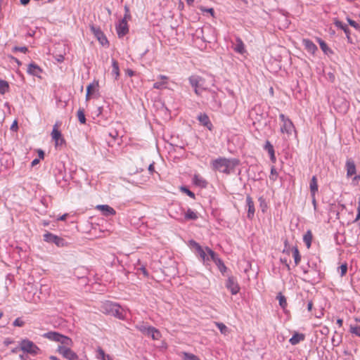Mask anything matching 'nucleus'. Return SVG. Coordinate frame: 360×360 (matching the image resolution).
<instances>
[{"label": "nucleus", "instance_id": "f3484780", "mask_svg": "<svg viewBox=\"0 0 360 360\" xmlns=\"http://www.w3.org/2000/svg\"><path fill=\"white\" fill-rule=\"evenodd\" d=\"M52 139L55 141L56 146L58 145H62L65 143V140L62 136V134L60 130H58L57 124H55L53 127V130L51 132Z\"/></svg>", "mask_w": 360, "mask_h": 360}, {"label": "nucleus", "instance_id": "cd10ccee", "mask_svg": "<svg viewBox=\"0 0 360 360\" xmlns=\"http://www.w3.org/2000/svg\"><path fill=\"white\" fill-rule=\"evenodd\" d=\"M309 188L311 195H315L318 191L317 178L316 176H312L309 183Z\"/></svg>", "mask_w": 360, "mask_h": 360}, {"label": "nucleus", "instance_id": "864d4df0", "mask_svg": "<svg viewBox=\"0 0 360 360\" xmlns=\"http://www.w3.org/2000/svg\"><path fill=\"white\" fill-rule=\"evenodd\" d=\"M351 332L356 335L360 337V326H355L351 328Z\"/></svg>", "mask_w": 360, "mask_h": 360}, {"label": "nucleus", "instance_id": "2f4dec72", "mask_svg": "<svg viewBox=\"0 0 360 360\" xmlns=\"http://www.w3.org/2000/svg\"><path fill=\"white\" fill-rule=\"evenodd\" d=\"M112 70L111 74L115 76V79L117 80L120 76V68L118 63L114 58L112 59Z\"/></svg>", "mask_w": 360, "mask_h": 360}, {"label": "nucleus", "instance_id": "1a4fd4ad", "mask_svg": "<svg viewBox=\"0 0 360 360\" xmlns=\"http://www.w3.org/2000/svg\"><path fill=\"white\" fill-rule=\"evenodd\" d=\"M345 170L348 178L352 177L353 181L360 180V176L356 174V165L353 160L348 159L345 164Z\"/></svg>", "mask_w": 360, "mask_h": 360}, {"label": "nucleus", "instance_id": "4c0bfd02", "mask_svg": "<svg viewBox=\"0 0 360 360\" xmlns=\"http://www.w3.org/2000/svg\"><path fill=\"white\" fill-rule=\"evenodd\" d=\"M9 90L8 82L0 79V94H4Z\"/></svg>", "mask_w": 360, "mask_h": 360}, {"label": "nucleus", "instance_id": "bf43d9fd", "mask_svg": "<svg viewBox=\"0 0 360 360\" xmlns=\"http://www.w3.org/2000/svg\"><path fill=\"white\" fill-rule=\"evenodd\" d=\"M13 342L14 341L11 338H7L4 340V345L5 346H8L9 345L13 344Z\"/></svg>", "mask_w": 360, "mask_h": 360}, {"label": "nucleus", "instance_id": "20e7f679", "mask_svg": "<svg viewBox=\"0 0 360 360\" xmlns=\"http://www.w3.org/2000/svg\"><path fill=\"white\" fill-rule=\"evenodd\" d=\"M188 82L193 89L195 94L198 96H202V92L207 90V88L205 86V79L199 75H191L188 77Z\"/></svg>", "mask_w": 360, "mask_h": 360}, {"label": "nucleus", "instance_id": "9b49d317", "mask_svg": "<svg viewBox=\"0 0 360 360\" xmlns=\"http://www.w3.org/2000/svg\"><path fill=\"white\" fill-rule=\"evenodd\" d=\"M90 30L102 46H108L109 41L99 27L90 26Z\"/></svg>", "mask_w": 360, "mask_h": 360}, {"label": "nucleus", "instance_id": "4be33fe9", "mask_svg": "<svg viewBox=\"0 0 360 360\" xmlns=\"http://www.w3.org/2000/svg\"><path fill=\"white\" fill-rule=\"evenodd\" d=\"M192 181L194 185L202 188H205L207 186V181L199 174H194Z\"/></svg>", "mask_w": 360, "mask_h": 360}, {"label": "nucleus", "instance_id": "052dcab7", "mask_svg": "<svg viewBox=\"0 0 360 360\" xmlns=\"http://www.w3.org/2000/svg\"><path fill=\"white\" fill-rule=\"evenodd\" d=\"M148 170L150 174H153L155 172L154 162L149 165Z\"/></svg>", "mask_w": 360, "mask_h": 360}, {"label": "nucleus", "instance_id": "bb28decb", "mask_svg": "<svg viewBox=\"0 0 360 360\" xmlns=\"http://www.w3.org/2000/svg\"><path fill=\"white\" fill-rule=\"evenodd\" d=\"M98 86V82L94 80L86 86V99H89L90 96L94 94L96 89Z\"/></svg>", "mask_w": 360, "mask_h": 360}, {"label": "nucleus", "instance_id": "f8f14e48", "mask_svg": "<svg viewBox=\"0 0 360 360\" xmlns=\"http://www.w3.org/2000/svg\"><path fill=\"white\" fill-rule=\"evenodd\" d=\"M56 351L68 360H79V356L77 353L70 348L58 347Z\"/></svg>", "mask_w": 360, "mask_h": 360}, {"label": "nucleus", "instance_id": "aec40b11", "mask_svg": "<svg viewBox=\"0 0 360 360\" xmlns=\"http://www.w3.org/2000/svg\"><path fill=\"white\" fill-rule=\"evenodd\" d=\"M302 44L304 45V49L307 51V52L311 54H314L318 49L316 44L309 39H304L302 40Z\"/></svg>", "mask_w": 360, "mask_h": 360}, {"label": "nucleus", "instance_id": "423d86ee", "mask_svg": "<svg viewBox=\"0 0 360 360\" xmlns=\"http://www.w3.org/2000/svg\"><path fill=\"white\" fill-rule=\"evenodd\" d=\"M249 116L250 119L252 120L253 125H255L256 122H259L263 119L266 118L267 112L261 105L256 104L250 111Z\"/></svg>", "mask_w": 360, "mask_h": 360}, {"label": "nucleus", "instance_id": "e433bc0d", "mask_svg": "<svg viewBox=\"0 0 360 360\" xmlns=\"http://www.w3.org/2000/svg\"><path fill=\"white\" fill-rule=\"evenodd\" d=\"M215 325L221 334L226 335L229 333V330L224 323L221 322H215Z\"/></svg>", "mask_w": 360, "mask_h": 360}, {"label": "nucleus", "instance_id": "4d7b16f0", "mask_svg": "<svg viewBox=\"0 0 360 360\" xmlns=\"http://www.w3.org/2000/svg\"><path fill=\"white\" fill-rule=\"evenodd\" d=\"M340 270H341V275L344 276L347 271V264H343L340 266Z\"/></svg>", "mask_w": 360, "mask_h": 360}, {"label": "nucleus", "instance_id": "5fc2aeb1", "mask_svg": "<svg viewBox=\"0 0 360 360\" xmlns=\"http://www.w3.org/2000/svg\"><path fill=\"white\" fill-rule=\"evenodd\" d=\"M165 83L162 82H156L153 84V88L156 89H161L164 87Z\"/></svg>", "mask_w": 360, "mask_h": 360}, {"label": "nucleus", "instance_id": "473e14b6", "mask_svg": "<svg viewBox=\"0 0 360 360\" xmlns=\"http://www.w3.org/2000/svg\"><path fill=\"white\" fill-rule=\"evenodd\" d=\"M312 233L310 230H307L303 236V241L305 243L307 248H309L312 241Z\"/></svg>", "mask_w": 360, "mask_h": 360}, {"label": "nucleus", "instance_id": "c9c22d12", "mask_svg": "<svg viewBox=\"0 0 360 360\" xmlns=\"http://www.w3.org/2000/svg\"><path fill=\"white\" fill-rule=\"evenodd\" d=\"M292 252L294 257V262L295 265H297L301 260V256L300 255L299 250L297 246H294L292 248Z\"/></svg>", "mask_w": 360, "mask_h": 360}, {"label": "nucleus", "instance_id": "a19ab883", "mask_svg": "<svg viewBox=\"0 0 360 360\" xmlns=\"http://www.w3.org/2000/svg\"><path fill=\"white\" fill-rule=\"evenodd\" d=\"M150 326H147V325H145V324H141V325H136V328L139 331H140L142 334L146 335V334L147 333V332L149 330V328H150Z\"/></svg>", "mask_w": 360, "mask_h": 360}, {"label": "nucleus", "instance_id": "dca6fc26", "mask_svg": "<svg viewBox=\"0 0 360 360\" xmlns=\"http://www.w3.org/2000/svg\"><path fill=\"white\" fill-rule=\"evenodd\" d=\"M96 209L106 217L114 216L116 214L115 210L108 205H98L96 206Z\"/></svg>", "mask_w": 360, "mask_h": 360}, {"label": "nucleus", "instance_id": "b1692460", "mask_svg": "<svg viewBox=\"0 0 360 360\" xmlns=\"http://www.w3.org/2000/svg\"><path fill=\"white\" fill-rule=\"evenodd\" d=\"M61 333L56 331H49L42 335V337L46 338L49 340L58 342L60 341L59 338L60 337Z\"/></svg>", "mask_w": 360, "mask_h": 360}, {"label": "nucleus", "instance_id": "a211bd4d", "mask_svg": "<svg viewBox=\"0 0 360 360\" xmlns=\"http://www.w3.org/2000/svg\"><path fill=\"white\" fill-rule=\"evenodd\" d=\"M245 202L246 206L248 207L247 217L248 219L252 220L255 216V208L253 200L250 195L246 196Z\"/></svg>", "mask_w": 360, "mask_h": 360}, {"label": "nucleus", "instance_id": "58836bf2", "mask_svg": "<svg viewBox=\"0 0 360 360\" xmlns=\"http://www.w3.org/2000/svg\"><path fill=\"white\" fill-rule=\"evenodd\" d=\"M78 120L81 124H85L86 122V119L85 117L84 110L83 108H79L77 112Z\"/></svg>", "mask_w": 360, "mask_h": 360}, {"label": "nucleus", "instance_id": "13d9d810", "mask_svg": "<svg viewBox=\"0 0 360 360\" xmlns=\"http://www.w3.org/2000/svg\"><path fill=\"white\" fill-rule=\"evenodd\" d=\"M124 10H125V14H124V16L123 17V18H124L125 20H127V18H131V15L129 14V9L127 6H124Z\"/></svg>", "mask_w": 360, "mask_h": 360}, {"label": "nucleus", "instance_id": "f03ea898", "mask_svg": "<svg viewBox=\"0 0 360 360\" xmlns=\"http://www.w3.org/2000/svg\"><path fill=\"white\" fill-rule=\"evenodd\" d=\"M53 175L56 184L63 190H68L72 176L67 174L65 166L56 167L53 169Z\"/></svg>", "mask_w": 360, "mask_h": 360}, {"label": "nucleus", "instance_id": "6e6552de", "mask_svg": "<svg viewBox=\"0 0 360 360\" xmlns=\"http://www.w3.org/2000/svg\"><path fill=\"white\" fill-rule=\"evenodd\" d=\"M37 292V288L32 285L25 288L23 292V297L25 301L36 303L39 300V297L36 295Z\"/></svg>", "mask_w": 360, "mask_h": 360}, {"label": "nucleus", "instance_id": "f257e3e1", "mask_svg": "<svg viewBox=\"0 0 360 360\" xmlns=\"http://www.w3.org/2000/svg\"><path fill=\"white\" fill-rule=\"evenodd\" d=\"M240 165L238 158L219 157L211 162L212 169L220 173L230 174L234 172L235 168Z\"/></svg>", "mask_w": 360, "mask_h": 360}, {"label": "nucleus", "instance_id": "f704fd0d", "mask_svg": "<svg viewBox=\"0 0 360 360\" xmlns=\"http://www.w3.org/2000/svg\"><path fill=\"white\" fill-rule=\"evenodd\" d=\"M276 299L278 300L279 306L285 309L287 307L288 303L286 300V297L281 292H278Z\"/></svg>", "mask_w": 360, "mask_h": 360}, {"label": "nucleus", "instance_id": "6e6d98bb", "mask_svg": "<svg viewBox=\"0 0 360 360\" xmlns=\"http://www.w3.org/2000/svg\"><path fill=\"white\" fill-rule=\"evenodd\" d=\"M139 270H140L143 273V276L145 277L148 278L149 276V273H148V271H147L146 268L144 266H141L139 269Z\"/></svg>", "mask_w": 360, "mask_h": 360}, {"label": "nucleus", "instance_id": "ea45409f", "mask_svg": "<svg viewBox=\"0 0 360 360\" xmlns=\"http://www.w3.org/2000/svg\"><path fill=\"white\" fill-rule=\"evenodd\" d=\"M197 254L199 255V257L202 259L204 262H207L210 260L209 256L207 255V252L203 248L200 249L197 252Z\"/></svg>", "mask_w": 360, "mask_h": 360}, {"label": "nucleus", "instance_id": "4468645a", "mask_svg": "<svg viewBox=\"0 0 360 360\" xmlns=\"http://www.w3.org/2000/svg\"><path fill=\"white\" fill-rule=\"evenodd\" d=\"M229 94L231 96V98L229 100L227 103L224 105V108L225 113L226 115H231L235 112L237 108V101L235 98L233 91H230Z\"/></svg>", "mask_w": 360, "mask_h": 360}, {"label": "nucleus", "instance_id": "79ce46f5", "mask_svg": "<svg viewBox=\"0 0 360 360\" xmlns=\"http://www.w3.org/2000/svg\"><path fill=\"white\" fill-rule=\"evenodd\" d=\"M150 326H147V325H145V324H141V325H136V328L139 331H140L142 334L146 335V334L147 333V332L149 330V328H150Z\"/></svg>", "mask_w": 360, "mask_h": 360}, {"label": "nucleus", "instance_id": "49530a36", "mask_svg": "<svg viewBox=\"0 0 360 360\" xmlns=\"http://www.w3.org/2000/svg\"><path fill=\"white\" fill-rule=\"evenodd\" d=\"M184 360H200L196 355L188 353V352H184Z\"/></svg>", "mask_w": 360, "mask_h": 360}, {"label": "nucleus", "instance_id": "680f3d73", "mask_svg": "<svg viewBox=\"0 0 360 360\" xmlns=\"http://www.w3.org/2000/svg\"><path fill=\"white\" fill-rule=\"evenodd\" d=\"M205 250H206L207 253L208 254V255L210 256V257H213V255L215 254V252L213 251L209 247H205Z\"/></svg>", "mask_w": 360, "mask_h": 360}, {"label": "nucleus", "instance_id": "8fccbe9b", "mask_svg": "<svg viewBox=\"0 0 360 360\" xmlns=\"http://www.w3.org/2000/svg\"><path fill=\"white\" fill-rule=\"evenodd\" d=\"M264 148L268 152V153H272L274 150V146L269 141H266L265 142Z\"/></svg>", "mask_w": 360, "mask_h": 360}, {"label": "nucleus", "instance_id": "6ab92c4d", "mask_svg": "<svg viewBox=\"0 0 360 360\" xmlns=\"http://www.w3.org/2000/svg\"><path fill=\"white\" fill-rule=\"evenodd\" d=\"M198 120L200 124L205 127L207 129L211 131L213 128V125L206 113H200L197 117Z\"/></svg>", "mask_w": 360, "mask_h": 360}, {"label": "nucleus", "instance_id": "69168bd1", "mask_svg": "<svg viewBox=\"0 0 360 360\" xmlns=\"http://www.w3.org/2000/svg\"><path fill=\"white\" fill-rule=\"evenodd\" d=\"M36 31L32 29H30L26 33V36L28 37H34L35 35Z\"/></svg>", "mask_w": 360, "mask_h": 360}, {"label": "nucleus", "instance_id": "e2e57ef3", "mask_svg": "<svg viewBox=\"0 0 360 360\" xmlns=\"http://www.w3.org/2000/svg\"><path fill=\"white\" fill-rule=\"evenodd\" d=\"M18 128V122H17V121H16V120H15V121L12 123V124H11V128H10V129H11V131H17Z\"/></svg>", "mask_w": 360, "mask_h": 360}, {"label": "nucleus", "instance_id": "0eeeda50", "mask_svg": "<svg viewBox=\"0 0 360 360\" xmlns=\"http://www.w3.org/2000/svg\"><path fill=\"white\" fill-rule=\"evenodd\" d=\"M43 239L48 243L55 244L56 246L61 248L68 245L65 240L60 236L53 234L50 232H46L43 236Z\"/></svg>", "mask_w": 360, "mask_h": 360}, {"label": "nucleus", "instance_id": "393cba45", "mask_svg": "<svg viewBox=\"0 0 360 360\" xmlns=\"http://www.w3.org/2000/svg\"><path fill=\"white\" fill-rule=\"evenodd\" d=\"M60 341L58 342H60L61 345H58V347H65L66 348H70L71 346L73 345L72 340L63 334L60 335V337L59 338Z\"/></svg>", "mask_w": 360, "mask_h": 360}, {"label": "nucleus", "instance_id": "c85d7f7f", "mask_svg": "<svg viewBox=\"0 0 360 360\" xmlns=\"http://www.w3.org/2000/svg\"><path fill=\"white\" fill-rule=\"evenodd\" d=\"M318 42L320 45L321 50L326 55L330 56L331 54L333 53V51L328 46L327 44L323 40H322L320 38H318Z\"/></svg>", "mask_w": 360, "mask_h": 360}, {"label": "nucleus", "instance_id": "7c9ffc66", "mask_svg": "<svg viewBox=\"0 0 360 360\" xmlns=\"http://www.w3.org/2000/svg\"><path fill=\"white\" fill-rule=\"evenodd\" d=\"M234 51L236 53H238L240 54H243L245 52L244 44L240 37L236 38V44L234 47Z\"/></svg>", "mask_w": 360, "mask_h": 360}, {"label": "nucleus", "instance_id": "a18cd8bd", "mask_svg": "<svg viewBox=\"0 0 360 360\" xmlns=\"http://www.w3.org/2000/svg\"><path fill=\"white\" fill-rule=\"evenodd\" d=\"M215 264L217 266L218 269L222 274H224L226 272L227 268L221 259H218L217 262Z\"/></svg>", "mask_w": 360, "mask_h": 360}, {"label": "nucleus", "instance_id": "2eb2a0df", "mask_svg": "<svg viewBox=\"0 0 360 360\" xmlns=\"http://www.w3.org/2000/svg\"><path fill=\"white\" fill-rule=\"evenodd\" d=\"M225 285L233 295L238 294L240 290V286L233 276L228 278Z\"/></svg>", "mask_w": 360, "mask_h": 360}, {"label": "nucleus", "instance_id": "0e129e2a", "mask_svg": "<svg viewBox=\"0 0 360 360\" xmlns=\"http://www.w3.org/2000/svg\"><path fill=\"white\" fill-rule=\"evenodd\" d=\"M313 307V302L311 300H308L307 302V309L309 311H311Z\"/></svg>", "mask_w": 360, "mask_h": 360}, {"label": "nucleus", "instance_id": "ddd939ff", "mask_svg": "<svg viewBox=\"0 0 360 360\" xmlns=\"http://www.w3.org/2000/svg\"><path fill=\"white\" fill-rule=\"evenodd\" d=\"M116 32L119 38L124 37L129 32L127 21L122 18L115 25Z\"/></svg>", "mask_w": 360, "mask_h": 360}, {"label": "nucleus", "instance_id": "5701e85b", "mask_svg": "<svg viewBox=\"0 0 360 360\" xmlns=\"http://www.w3.org/2000/svg\"><path fill=\"white\" fill-rule=\"evenodd\" d=\"M146 335L150 337L153 340H159L162 337L160 331L153 326H150Z\"/></svg>", "mask_w": 360, "mask_h": 360}, {"label": "nucleus", "instance_id": "3c124183", "mask_svg": "<svg viewBox=\"0 0 360 360\" xmlns=\"http://www.w3.org/2000/svg\"><path fill=\"white\" fill-rule=\"evenodd\" d=\"M28 51V49L27 46H14L13 48V51H19L21 53H25Z\"/></svg>", "mask_w": 360, "mask_h": 360}, {"label": "nucleus", "instance_id": "c03bdc74", "mask_svg": "<svg viewBox=\"0 0 360 360\" xmlns=\"http://www.w3.org/2000/svg\"><path fill=\"white\" fill-rule=\"evenodd\" d=\"M180 190L181 192L186 193L187 195H188L191 198L194 199L195 198V193L193 191H191L187 186H181Z\"/></svg>", "mask_w": 360, "mask_h": 360}, {"label": "nucleus", "instance_id": "de8ad7c7", "mask_svg": "<svg viewBox=\"0 0 360 360\" xmlns=\"http://www.w3.org/2000/svg\"><path fill=\"white\" fill-rule=\"evenodd\" d=\"M278 175V174L275 167L274 166L271 167V174H270V176H269L270 180H271L273 181H275L277 179Z\"/></svg>", "mask_w": 360, "mask_h": 360}, {"label": "nucleus", "instance_id": "603ef678", "mask_svg": "<svg viewBox=\"0 0 360 360\" xmlns=\"http://www.w3.org/2000/svg\"><path fill=\"white\" fill-rule=\"evenodd\" d=\"M108 135L109 136H110L112 139H113L114 140H115L118 136H119V133L118 131L115 129H112L110 130V131L108 132Z\"/></svg>", "mask_w": 360, "mask_h": 360}, {"label": "nucleus", "instance_id": "72a5a7b5", "mask_svg": "<svg viewBox=\"0 0 360 360\" xmlns=\"http://www.w3.org/2000/svg\"><path fill=\"white\" fill-rule=\"evenodd\" d=\"M185 219L186 220H196L198 217L197 212H194L191 208H188L184 215Z\"/></svg>", "mask_w": 360, "mask_h": 360}, {"label": "nucleus", "instance_id": "7ed1b4c3", "mask_svg": "<svg viewBox=\"0 0 360 360\" xmlns=\"http://www.w3.org/2000/svg\"><path fill=\"white\" fill-rule=\"evenodd\" d=\"M102 311L108 315L112 316L119 319H124V310L121 306L111 301H106L102 304Z\"/></svg>", "mask_w": 360, "mask_h": 360}, {"label": "nucleus", "instance_id": "39448f33", "mask_svg": "<svg viewBox=\"0 0 360 360\" xmlns=\"http://www.w3.org/2000/svg\"><path fill=\"white\" fill-rule=\"evenodd\" d=\"M19 345L20 351L33 356L37 355L41 352V349L34 342L28 338L21 339L19 341Z\"/></svg>", "mask_w": 360, "mask_h": 360}, {"label": "nucleus", "instance_id": "9d476101", "mask_svg": "<svg viewBox=\"0 0 360 360\" xmlns=\"http://www.w3.org/2000/svg\"><path fill=\"white\" fill-rule=\"evenodd\" d=\"M279 118L283 122V124L281 127V131L282 133L290 134L295 129L294 124L291 120L282 113L279 115Z\"/></svg>", "mask_w": 360, "mask_h": 360}, {"label": "nucleus", "instance_id": "09e8293b", "mask_svg": "<svg viewBox=\"0 0 360 360\" xmlns=\"http://www.w3.org/2000/svg\"><path fill=\"white\" fill-rule=\"evenodd\" d=\"M25 321L22 320L21 317L16 318L13 322V326L15 327H22L25 325Z\"/></svg>", "mask_w": 360, "mask_h": 360}, {"label": "nucleus", "instance_id": "412c9836", "mask_svg": "<svg viewBox=\"0 0 360 360\" xmlns=\"http://www.w3.org/2000/svg\"><path fill=\"white\" fill-rule=\"evenodd\" d=\"M42 72L41 68L34 63H31L28 65L27 72L29 75L39 77V74Z\"/></svg>", "mask_w": 360, "mask_h": 360}, {"label": "nucleus", "instance_id": "c756f323", "mask_svg": "<svg viewBox=\"0 0 360 360\" xmlns=\"http://www.w3.org/2000/svg\"><path fill=\"white\" fill-rule=\"evenodd\" d=\"M96 358L99 360H113L112 358L106 354L101 347H98L96 350Z\"/></svg>", "mask_w": 360, "mask_h": 360}, {"label": "nucleus", "instance_id": "37998d69", "mask_svg": "<svg viewBox=\"0 0 360 360\" xmlns=\"http://www.w3.org/2000/svg\"><path fill=\"white\" fill-rule=\"evenodd\" d=\"M188 245L191 248L195 249L196 252L202 248V247L198 243L193 239L188 241Z\"/></svg>", "mask_w": 360, "mask_h": 360}, {"label": "nucleus", "instance_id": "338daca9", "mask_svg": "<svg viewBox=\"0 0 360 360\" xmlns=\"http://www.w3.org/2000/svg\"><path fill=\"white\" fill-rule=\"evenodd\" d=\"M348 22L351 26H352L356 29L359 28V25L354 20L349 19Z\"/></svg>", "mask_w": 360, "mask_h": 360}, {"label": "nucleus", "instance_id": "a878e982", "mask_svg": "<svg viewBox=\"0 0 360 360\" xmlns=\"http://www.w3.org/2000/svg\"><path fill=\"white\" fill-rule=\"evenodd\" d=\"M305 338V335L303 333L295 332L289 340V342L292 345H296L300 342L303 341Z\"/></svg>", "mask_w": 360, "mask_h": 360}, {"label": "nucleus", "instance_id": "774afa93", "mask_svg": "<svg viewBox=\"0 0 360 360\" xmlns=\"http://www.w3.org/2000/svg\"><path fill=\"white\" fill-rule=\"evenodd\" d=\"M211 260H212L215 264L217 262L218 259H221V258L219 257L218 255L215 252V254L213 255V257H210Z\"/></svg>", "mask_w": 360, "mask_h": 360}]
</instances>
